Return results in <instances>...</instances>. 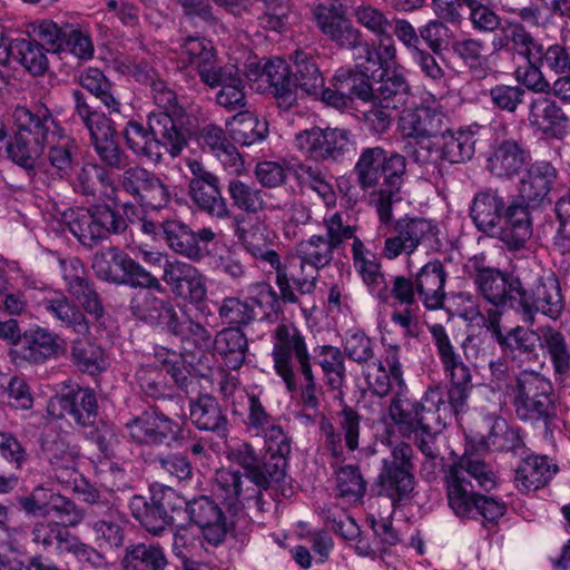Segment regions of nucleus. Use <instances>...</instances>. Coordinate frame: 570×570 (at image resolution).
I'll return each instance as SVG.
<instances>
[{
    "label": "nucleus",
    "mask_w": 570,
    "mask_h": 570,
    "mask_svg": "<svg viewBox=\"0 0 570 570\" xmlns=\"http://www.w3.org/2000/svg\"><path fill=\"white\" fill-rule=\"evenodd\" d=\"M20 508L30 515H49L55 512L59 518L73 517L68 521L76 524L80 521V515L76 505L68 498L41 485L36 487L28 495L17 499Z\"/></svg>",
    "instance_id": "32"
},
{
    "label": "nucleus",
    "mask_w": 570,
    "mask_h": 570,
    "mask_svg": "<svg viewBox=\"0 0 570 570\" xmlns=\"http://www.w3.org/2000/svg\"><path fill=\"white\" fill-rule=\"evenodd\" d=\"M42 452L50 465L52 476L63 485L76 481L78 449L68 434L47 436L42 442Z\"/></svg>",
    "instance_id": "30"
},
{
    "label": "nucleus",
    "mask_w": 570,
    "mask_h": 570,
    "mask_svg": "<svg viewBox=\"0 0 570 570\" xmlns=\"http://www.w3.org/2000/svg\"><path fill=\"white\" fill-rule=\"evenodd\" d=\"M60 348L57 334L43 327L24 332L20 355L29 363L41 364L58 354Z\"/></svg>",
    "instance_id": "50"
},
{
    "label": "nucleus",
    "mask_w": 570,
    "mask_h": 570,
    "mask_svg": "<svg viewBox=\"0 0 570 570\" xmlns=\"http://www.w3.org/2000/svg\"><path fill=\"white\" fill-rule=\"evenodd\" d=\"M375 484L379 495L390 499L396 505L412 498L415 478L412 472L399 470L393 463H383Z\"/></svg>",
    "instance_id": "44"
},
{
    "label": "nucleus",
    "mask_w": 570,
    "mask_h": 570,
    "mask_svg": "<svg viewBox=\"0 0 570 570\" xmlns=\"http://www.w3.org/2000/svg\"><path fill=\"white\" fill-rule=\"evenodd\" d=\"M556 179L557 169L550 163H534L520 181V199L531 205V207L540 206L548 199Z\"/></svg>",
    "instance_id": "39"
},
{
    "label": "nucleus",
    "mask_w": 570,
    "mask_h": 570,
    "mask_svg": "<svg viewBox=\"0 0 570 570\" xmlns=\"http://www.w3.org/2000/svg\"><path fill=\"white\" fill-rule=\"evenodd\" d=\"M31 535L43 550L63 554L73 534L62 523L45 520L33 524Z\"/></svg>",
    "instance_id": "59"
},
{
    "label": "nucleus",
    "mask_w": 570,
    "mask_h": 570,
    "mask_svg": "<svg viewBox=\"0 0 570 570\" xmlns=\"http://www.w3.org/2000/svg\"><path fill=\"white\" fill-rule=\"evenodd\" d=\"M227 194L232 205L248 215H256L265 210L273 213L276 212V208H281L279 205L268 202L267 196L273 198L272 194L267 195L252 180L232 178L227 184Z\"/></svg>",
    "instance_id": "42"
},
{
    "label": "nucleus",
    "mask_w": 570,
    "mask_h": 570,
    "mask_svg": "<svg viewBox=\"0 0 570 570\" xmlns=\"http://www.w3.org/2000/svg\"><path fill=\"white\" fill-rule=\"evenodd\" d=\"M168 563L166 551L159 543L130 544L121 559L124 570H165Z\"/></svg>",
    "instance_id": "51"
},
{
    "label": "nucleus",
    "mask_w": 570,
    "mask_h": 570,
    "mask_svg": "<svg viewBox=\"0 0 570 570\" xmlns=\"http://www.w3.org/2000/svg\"><path fill=\"white\" fill-rule=\"evenodd\" d=\"M434 155L431 161L417 164L421 168L433 169L438 167L439 161L449 164H462L470 160L475 151L474 134L469 129L452 130L449 124L445 130L434 141Z\"/></svg>",
    "instance_id": "27"
},
{
    "label": "nucleus",
    "mask_w": 570,
    "mask_h": 570,
    "mask_svg": "<svg viewBox=\"0 0 570 570\" xmlns=\"http://www.w3.org/2000/svg\"><path fill=\"white\" fill-rule=\"evenodd\" d=\"M160 230L167 246L191 262H200L205 257L200 243L208 244L216 238V233L212 228L203 227L195 232L179 219L164 220Z\"/></svg>",
    "instance_id": "22"
},
{
    "label": "nucleus",
    "mask_w": 570,
    "mask_h": 570,
    "mask_svg": "<svg viewBox=\"0 0 570 570\" xmlns=\"http://www.w3.org/2000/svg\"><path fill=\"white\" fill-rule=\"evenodd\" d=\"M448 505L460 519L495 522L507 512L503 501L480 493L497 485V475L484 460L463 455L444 470Z\"/></svg>",
    "instance_id": "1"
},
{
    "label": "nucleus",
    "mask_w": 570,
    "mask_h": 570,
    "mask_svg": "<svg viewBox=\"0 0 570 570\" xmlns=\"http://www.w3.org/2000/svg\"><path fill=\"white\" fill-rule=\"evenodd\" d=\"M406 170V155L391 153L382 147L365 148L354 166L360 187L364 190L375 187L402 185Z\"/></svg>",
    "instance_id": "10"
},
{
    "label": "nucleus",
    "mask_w": 570,
    "mask_h": 570,
    "mask_svg": "<svg viewBox=\"0 0 570 570\" xmlns=\"http://www.w3.org/2000/svg\"><path fill=\"white\" fill-rule=\"evenodd\" d=\"M295 147L314 160H337L348 149L350 132L340 128L312 127L295 135Z\"/></svg>",
    "instance_id": "18"
},
{
    "label": "nucleus",
    "mask_w": 570,
    "mask_h": 570,
    "mask_svg": "<svg viewBox=\"0 0 570 570\" xmlns=\"http://www.w3.org/2000/svg\"><path fill=\"white\" fill-rule=\"evenodd\" d=\"M446 278L448 273L439 259H432L419 269L415 289L425 308L436 311L443 307Z\"/></svg>",
    "instance_id": "35"
},
{
    "label": "nucleus",
    "mask_w": 570,
    "mask_h": 570,
    "mask_svg": "<svg viewBox=\"0 0 570 570\" xmlns=\"http://www.w3.org/2000/svg\"><path fill=\"white\" fill-rule=\"evenodd\" d=\"M62 279L67 292L78 301L83 309L100 318L104 314V305L94 284L87 277L83 264L77 257L60 261Z\"/></svg>",
    "instance_id": "26"
},
{
    "label": "nucleus",
    "mask_w": 570,
    "mask_h": 570,
    "mask_svg": "<svg viewBox=\"0 0 570 570\" xmlns=\"http://www.w3.org/2000/svg\"><path fill=\"white\" fill-rule=\"evenodd\" d=\"M135 383L147 397L155 400L171 395L164 370L156 364H141L135 372Z\"/></svg>",
    "instance_id": "64"
},
{
    "label": "nucleus",
    "mask_w": 570,
    "mask_h": 570,
    "mask_svg": "<svg viewBox=\"0 0 570 570\" xmlns=\"http://www.w3.org/2000/svg\"><path fill=\"white\" fill-rule=\"evenodd\" d=\"M538 344L560 376L570 375V346L562 332L552 326H541L537 330Z\"/></svg>",
    "instance_id": "49"
},
{
    "label": "nucleus",
    "mask_w": 570,
    "mask_h": 570,
    "mask_svg": "<svg viewBox=\"0 0 570 570\" xmlns=\"http://www.w3.org/2000/svg\"><path fill=\"white\" fill-rule=\"evenodd\" d=\"M127 522L126 515L115 503L112 505H97L92 512L87 513V524L100 548L122 547Z\"/></svg>",
    "instance_id": "31"
},
{
    "label": "nucleus",
    "mask_w": 570,
    "mask_h": 570,
    "mask_svg": "<svg viewBox=\"0 0 570 570\" xmlns=\"http://www.w3.org/2000/svg\"><path fill=\"white\" fill-rule=\"evenodd\" d=\"M248 480L238 471L222 470L216 474L215 494L219 497L229 509H237L243 499H253L262 491L253 487H244Z\"/></svg>",
    "instance_id": "48"
},
{
    "label": "nucleus",
    "mask_w": 570,
    "mask_h": 570,
    "mask_svg": "<svg viewBox=\"0 0 570 570\" xmlns=\"http://www.w3.org/2000/svg\"><path fill=\"white\" fill-rule=\"evenodd\" d=\"M248 400L246 428L265 440L267 451L291 453V441L283 428L266 411L256 394H246Z\"/></svg>",
    "instance_id": "28"
},
{
    "label": "nucleus",
    "mask_w": 570,
    "mask_h": 570,
    "mask_svg": "<svg viewBox=\"0 0 570 570\" xmlns=\"http://www.w3.org/2000/svg\"><path fill=\"white\" fill-rule=\"evenodd\" d=\"M213 347L229 370H238L244 364L248 351V341L239 327L220 330L214 338Z\"/></svg>",
    "instance_id": "47"
},
{
    "label": "nucleus",
    "mask_w": 570,
    "mask_h": 570,
    "mask_svg": "<svg viewBox=\"0 0 570 570\" xmlns=\"http://www.w3.org/2000/svg\"><path fill=\"white\" fill-rule=\"evenodd\" d=\"M92 269L98 278L108 283L165 293V287L156 276L117 247L96 253Z\"/></svg>",
    "instance_id": "9"
},
{
    "label": "nucleus",
    "mask_w": 570,
    "mask_h": 570,
    "mask_svg": "<svg viewBox=\"0 0 570 570\" xmlns=\"http://www.w3.org/2000/svg\"><path fill=\"white\" fill-rule=\"evenodd\" d=\"M528 203L521 199L505 205L503 222L500 223V232L497 234L510 249H520L532 235V220Z\"/></svg>",
    "instance_id": "34"
},
{
    "label": "nucleus",
    "mask_w": 570,
    "mask_h": 570,
    "mask_svg": "<svg viewBox=\"0 0 570 570\" xmlns=\"http://www.w3.org/2000/svg\"><path fill=\"white\" fill-rule=\"evenodd\" d=\"M190 170L194 175L188 191L191 200L209 216L219 220L229 219L233 212L222 196L218 178L197 161L190 165Z\"/></svg>",
    "instance_id": "21"
},
{
    "label": "nucleus",
    "mask_w": 570,
    "mask_h": 570,
    "mask_svg": "<svg viewBox=\"0 0 570 570\" xmlns=\"http://www.w3.org/2000/svg\"><path fill=\"white\" fill-rule=\"evenodd\" d=\"M13 124L16 131L6 144L8 158L28 174L35 168L46 149V140L51 131L52 112L46 107L29 109L23 106L14 108Z\"/></svg>",
    "instance_id": "5"
},
{
    "label": "nucleus",
    "mask_w": 570,
    "mask_h": 570,
    "mask_svg": "<svg viewBox=\"0 0 570 570\" xmlns=\"http://www.w3.org/2000/svg\"><path fill=\"white\" fill-rule=\"evenodd\" d=\"M118 187L147 208L160 209L170 200L169 187L164 180L139 165L124 169L118 176Z\"/></svg>",
    "instance_id": "16"
},
{
    "label": "nucleus",
    "mask_w": 570,
    "mask_h": 570,
    "mask_svg": "<svg viewBox=\"0 0 570 570\" xmlns=\"http://www.w3.org/2000/svg\"><path fill=\"white\" fill-rule=\"evenodd\" d=\"M75 112L89 131L95 151L101 163L112 169H120L127 165L128 156L115 140L116 130L112 121L102 112L94 109L83 92L72 91Z\"/></svg>",
    "instance_id": "8"
},
{
    "label": "nucleus",
    "mask_w": 570,
    "mask_h": 570,
    "mask_svg": "<svg viewBox=\"0 0 570 570\" xmlns=\"http://www.w3.org/2000/svg\"><path fill=\"white\" fill-rule=\"evenodd\" d=\"M130 441L140 445L157 446L177 440L181 429L178 422L171 420L158 410L146 411L132 417L125 424Z\"/></svg>",
    "instance_id": "20"
},
{
    "label": "nucleus",
    "mask_w": 570,
    "mask_h": 570,
    "mask_svg": "<svg viewBox=\"0 0 570 570\" xmlns=\"http://www.w3.org/2000/svg\"><path fill=\"white\" fill-rule=\"evenodd\" d=\"M444 405L439 389H430L421 401L409 399L400 390L392 399L389 414L403 436L413 434L416 449L425 458L423 471L434 473L436 461L441 460L438 436L445 426L441 410Z\"/></svg>",
    "instance_id": "2"
},
{
    "label": "nucleus",
    "mask_w": 570,
    "mask_h": 570,
    "mask_svg": "<svg viewBox=\"0 0 570 570\" xmlns=\"http://www.w3.org/2000/svg\"><path fill=\"white\" fill-rule=\"evenodd\" d=\"M163 281L175 296L189 303H202L207 297L206 276L189 263L167 262L164 267Z\"/></svg>",
    "instance_id": "25"
},
{
    "label": "nucleus",
    "mask_w": 570,
    "mask_h": 570,
    "mask_svg": "<svg viewBox=\"0 0 570 570\" xmlns=\"http://www.w3.org/2000/svg\"><path fill=\"white\" fill-rule=\"evenodd\" d=\"M293 89H301L308 96H321L324 77L316 58L306 51L296 50L291 56Z\"/></svg>",
    "instance_id": "46"
},
{
    "label": "nucleus",
    "mask_w": 570,
    "mask_h": 570,
    "mask_svg": "<svg viewBox=\"0 0 570 570\" xmlns=\"http://www.w3.org/2000/svg\"><path fill=\"white\" fill-rule=\"evenodd\" d=\"M470 276L478 293L493 307H515L522 275L485 265L483 257L470 259Z\"/></svg>",
    "instance_id": "11"
},
{
    "label": "nucleus",
    "mask_w": 570,
    "mask_h": 570,
    "mask_svg": "<svg viewBox=\"0 0 570 570\" xmlns=\"http://www.w3.org/2000/svg\"><path fill=\"white\" fill-rule=\"evenodd\" d=\"M247 76L250 79H265L269 82L279 108L288 110L296 104L297 95L293 89L292 65L288 66L284 59L275 57L267 60L261 71L256 67L255 71L250 69Z\"/></svg>",
    "instance_id": "33"
},
{
    "label": "nucleus",
    "mask_w": 570,
    "mask_h": 570,
    "mask_svg": "<svg viewBox=\"0 0 570 570\" xmlns=\"http://www.w3.org/2000/svg\"><path fill=\"white\" fill-rule=\"evenodd\" d=\"M340 432L324 415L321 416L320 431L325 451L334 459L341 460L344 454L342 436L348 451L354 452L360 444L361 416L353 407L344 405L336 414Z\"/></svg>",
    "instance_id": "19"
},
{
    "label": "nucleus",
    "mask_w": 570,
    "mask_h": 570,
    "mask_svg": "<svg viewBox=\"0 0 570 570\" xmlns=\"http://www.w3.org/2000/svg\"><path fill=\"white\" fill-rule=\"evenodd\" d=\"M389 31V40L383 45H379L375 53L371 50L367 43L364 45V52L367 53V62H373L374 66L383 67V65L393 60L396 56V47L393 39L395 36L405 47L410 50L411 55L420 48L421 38L415 28L406 19L397 18L394 14L393 22Z\"/></svg>",
    "instance_id": "38"
},
{
    "label": "nucleus",
    "mask_w": 570,
    "mask_h": 570,
    "mask_svg": "<svg viewBox=\"0 0 570 570\" xmlns=\"http://www.w3.org/2000/svg\"><path fill=\"white\" fill-rule=\"evenodd\" d=\"M185 512L212 546H219L230 529L222 508L208 495H200L184 502Z\"/></svg>",
    "instance_id": "24"
},
{
    "label": "nucleus",
    "mask_w": 570,
    "mask_h": 570,
    "mask_svg": "<svg viewBox=\"0 0 570 570\" xmlns=\"http://www.w3.org/2000/svg\"><path fill=\"white\" fill-rule=\"evenodd\" d=\"M66 218L70 233L87 247H94L109 234L122 233L127 227L122 216L109 206L78 208Z\"/></svg>",
    "instance_id": "14"
},
{
    "label": "nucleus",
    "mask_w": 570,
    "mask_h": 570,
    "mask_svg": "<svg viewBox=\"0 0 570 570\" xmlns=\"http://www.w3.org/2000/svg\"><path fill=\"white\" fill-rule=\"evenodd\" d=\"M189 417L191 423L200 431L212 432L218 438H226L228 420L217 400L204 394L189 402Z\"/></svg>",
    "instance_id": "43"
},
{
    "label": "nucleus",
    "mask_w": 570,
    "mask_h": 570,
    "mask_svg": "<svg viewBox=\"0 0 570 570\" xmlns=\"http://www.w3.org/2000/svg\"><path fill=\"white\" fill-rule=\"evenodd\" d=\"M315 19L321 31L338 47L354 49L362 45V33L345 16L342 4L320 6Z\"/></svg>",
    "instance_id": "29"
},
{
    "label": "nucleus",
    "mask_w": 570,
    "mask_h": 570,
    "mask_svg": "<svg viewBox=\"0 0 570 570\" xmlns=\"http://www.w3.org/2000/svg\"><path fill=\"white\" fill-rule=\"evenodd\" d=\"M453 55L462 61L475 79H484L490 67L484 55L485 42L476 38H461L451 45Z\"/></svg>",
    "instance_id": "54"
},
{
    "label": "nucleus",
    "mask_w": 570,
    "mask_h": 570,
    "mask_svg": "<svg viewBox=\"0 0 570 570\" xmlns=\"http://www.w3.org/2000/svg\"><path fill=\"white\" fill-rule=\"evenodd\" d=\"M522 291L518 293L515 309L522 321L529 325L535 322V314L541 313L551 320H557L563 308L564 301L559 281L553 275L538 277L533 284L522 276Z\"/></svg>",
    "instance_id": "12"
},
{
    "label": "nucleus",
    "mask_w": 570,
    "mask_h": 570,
    "mask_svg": "<svg viewBox=\"0 0 570 570\" xmlns=\"http://www.w3.org/2000/svg\"><path fill=\"white\" fill-rule=\"evenodd\" d=\"M558 470V465L549 456L530 454L515 469V487L523 493L535 491L546 487Z\"/></svg>",
    "instance_id": "40"
},
{
    "label": "nucleus",
    "mask_w": 570,
    "mask_h": 570,
    "mask_svg": "<svg viewBox=\"0 0 570 570\" xmlns=\"http://www.w3.org/2000/svg\"><path fill=\"white\" fill-rule=\"evenodd\" d=\"M294 175L302 187H308L315 191L326 206L335 204L336 195L326 169L318 165L298 164Z\"/></svg>",
    "instance_id": "60"
},
{
    "label": "nucleus",
    "mask_w": 570,
    "mask_h": 570,
    "mask_svg": "<svg viewBox=\"0 0 570 570\" xmlns=\"http://www.w3.org/2000/svg\"><path fill=\"white\" fill-rule=\"evenodd\" d=\"M46 312L59 322L60 326L85 335L89 323L85 314L62 292L48 291L42 299Z\"/></svg>",
    "instance_id": "45"
},
{
    "label": "nucleus",
    "mask_w": 570,
    "mask_h": 570,
    "mask_svg": "<svg viewBox=\"0 0 570 570\" xmlns=\"http://www.w3.org/2000/svg\"><path fill=\"white\" fill-rule=\"evenodd\" d=\"M269 455L261 460L249 443H242L232 450L234 461L239 464L243 474L258 491L268 490L284 482L287 456L289 453L268 451Z\"/></svg>",
    "instance_id": "15"
},
{
    "label": "nucleus",
    "mask_w": 570,
    "mask_h": 570,
    "mask_svg": "<svg viewBox=\"0 0 570 570\" xmlns=\"http://www.w3.org/2000/svg\"><path fill=\"white\" fill-rule=\"evenodd\" d=\"M528 120L531 127L544 135L562 138L569 118L556 100L549 97H539L529 105Z\"/></svg>",
    "instance_id": "41"
},
{
    "label": "nucleus",
    "mask_w": 570,
    "mask_h": 570,
    "mask_svg": "<svg viewBox=\"0 0 570 570\" xmlns=\"http://www.w3.org/2000/svg\"><path fill=\"white\" fill-rule=\"evenodd\" d=\"M47 413L52 419L68 415L79 426H92L98 415V403L92 390L77 387L52 396L48 401Z\"/></svg>",
    "instance_id": "23"
},
{
    "label": "nucleus",
    "mask_w": 570,
    "mask_h": 570,
    "mask_svg": "<svg viewBox=\"0 0 570 570\" xmlns=\"http://www.w3.org/2000/svg\"><path fill=\"white\" fill-rule=\"evenodd\" d=\"M122 134L126 146L135 156L153 163L161 159L164 148L175 158L187 144L184 132L167 112H150L147 127L129 120Z\"/></svg>",
    "instance_id": "4"
},
{
    "label": "nucleus",
    "mask_w": 570,
    "mask_h": 570,
    "mask_svg": "<svg viewBox=\"0 0 570 570\" xmlns=\"http://www.w3.org/2000/svg\"><path fill=\"white\" fill-rule=\"evenodd\" d=\"M174 303L168 298H159L149 291L138 292L130 301L132 314L140 321L160 327L165 322Z\"/></svg>",
    "instance_id": "56"
},
{
    "label": "nucleus",
    "mask_w": 570,
    "mask_h": 570,
    "mask_svg": "<svg viewBox=\"0 0 570 570\" xmlns=\"http://www.w3.org/2000/svg\"><path fill=\"white\" fill-rule=\"evenodd\" d=\"M49 131L51 132L46 140V148L48 149L47 158L52 174L59 178H67L73 168V158L77 151L76 141L53 116Z\"/></svg>",
    "instance_id": "36"
},
{
    "label": "nucleus",
    "mask_w": 570,
    "mask_h": 570,
    "mask_svg": "<svg viewBox=\"0 0 570 570\" xmlns=\"http://www.w3.org/2000/svg\"><path fill=\"white\" fill-rule=\"evenodd\" d=\"M79 83L98 98L109 112L120 111L121 104L114 92L112 83L100 69L86 68L79 76Z\"/></svg>",
    "instance_id": "62"
},
{
    "label": "nucleus",
    "mask_w": 570,
    "mask_h": 570,
    "mask_svg": "<svg viewBox=\"0 0 570 570\" xmlns=\"http://www.w3.org/2000/svg\"><path fill=\"white\" fill-rule=\"evenodd\" d=\"M316 365L320 366L324 384L333 391H338L346 382L344 353L333 345H321L314 350Z\"/></svg>",
    "instance_id": "53"
},
{
    "label": "nucleus",
    "mask_w": 570,
    "mask_h": 570,
    "mask_svg": "<svg viewBox=\"0 0 570 570\" xmlns=\"http://www.w3.org/2000/svg\"><path fill=\"white\" fill-rule=\"evenodd\" d=\"M244 248L255 258L268 264L275 271V284L284 304H298L301 295L312 294L317 284L316 275L301 274L296 255H281L261 244H255L246 235L238 236Z\"/></svg>",
    "instance_id": "7"
},
{
    "label": "nucleus",
    "mask_w": 570,
    "mask_h": 570,
    "mask_svg": "<svg viewBox=\"0 0 570 570\" xmlns=\"http://www.w3.org/2000/svg\"><path fill=\"white\" fill-rule=\"evenodd\" d=\"M409 94L410 86L402 75L385 72L375 88L374 101L385 105L386 109L396 110L405 105Z\"/></svg>",
    "instance_id": "61"
},
{
    "label": "nucleus",
    "mask_w": 570,
    "mask_h": 570,
    "mask_svg": "<svg viewBox=\"0 0 570 570\" xmlns=\"http://www.w3.org/2000/svg\"><path fill=\"white\" fill-rule=\"evenodd\" d=\"M275 373L291 393L298 390L299 375L313 370L312 355L303 332L292 323L278 324L272 333Z\"/></svg>",
    "instance_id": "6"
},
{
    "label": "nucleus",
    "mask_w": 570,
    "mask_h": 570,
    "mask_svg": "<svg viewBox=\"0 0 570 570\" xmlns=\"http://www.w3.org/2000/svg\"><path fill=\"white\" fill-rule=\"evenodd\" d=\"M175 491L167 489L153 493L148 501L142 495H134L129 502L131 515L141 527L153 535H160L164 530L174 523L173 513L177 510L174 503Z\"/></svg>",
    "instance_id": "17"
},
{
    "label": "nucleus",
    "mask_w": 570,
    "mask_h": 570,
    "mask_svg": "<svg viewBox=\"0 0 570 570\" xmlns=\"http://www.w3.org/2000/svg\"><path fill=\"white\" fill-rule=\"evenodd\" d=\"M525 159L527 154L518 142L505 140L489 159V168L498 177H511L519 173Z\"/></svg>",
    "instance_id": "57"
},
{
    "label": "nucleus",
    "mask_w": 570,
    "mask_h": 570,
    "mask_svg": "<svg viewBox=\"0 0 570 570\" xmlns=\"http://www.w3.org/2000/svg\"><path fill=\"white\" fill-rule=\"evenodd\" d=\"M226 125L232 138L242 146L262 142L268 135V122L252 112L239 111Z\"/></svg>",
    "instance_id": "55"
},
{
    "label": "nucleus",
    "mask_w": 570,
    "mask_h": 570,
    "mask_svg": "<svg viewBox=\"0 0 570 570\" xmlns=\"http://www.w3.org/2000/svg\"><path fill=\"white\" fill-rule=\"evenodd\" d=\"M448 124L449 118L434 97L402 110L397 129L404 139L403 151L406 157L416 165L431 161L434 141Z\"/></svg>",
    "instance_id": "3"
},
{
    "label": "nucleus",
    "mask_w": 570,
    "mask_h": 570,
    "mask_svg": "<svg viewBox=\"0 0 570 570\" xmlns=\"http://www.w3.org/2000/svg\"><path fill=\"white\" fill-rule=\"evenodd\" d=\"M505 209L504 197L497 189H485L475 194L470 215L476 228L490 236L500 232Z\"/></svg>",
    "instance_id": "37"
},
{
    "label": "nucleus",
    "mask_w": 570,
    "mask_h": 570,
    "mask_svg": "<svg viewBox=\"0 0 570 570\" xmlns=\"http://www.w3.org/2000/svg\"><path fill=\"white\" fill-rule=\"evenodd\" d=\"M440 245L439 227L432 219L404 216L393 226V234L385 238L382 254L392 261L412 255L420 246L434 248Z\"/></svg>",
    "instance_id": "13"
},
{
    "label": "nucleus",
    "mask_w": 570,
    "mask_h": 570,
    "mask_svg": "<svg viewBox=\"0 0 570 570\" xmlns=\"http://www.w3.org/2000/svg\"><path fill=\"white\" fill-rule=\"evenodd\" d=\"M13 59L33 76H42L48 70L45 47L31 38L13 39Z\"/></svg>",
    "instance_id": "63"
},
{
    "label": "nucleus",
    "mask_w": 570,
    "mask_h": 570,
    "mask_svg": "<svg viewBox=\"0 0 570 570\" xmlns=\"http://www.w3.org/2000/svg\"><path fill=\"white\" fill-rule=\"evenodd\" d=\"M334 250L323 235H312L302 239L295 247L301 274H306L305 267L308 266L315 271L314 275L318 277V271L330 266L333 262Z\"/></svg>",
    "instance_id": "52"
},
{
    "label": "nucleus",
    "mask_w": 570,
    "mask_h": 570,
    "mask_svg": "<svg viewBox=\"0 0 570 570\" xmlns=\"http://www.w3.org/2000/svg\"><path fill=\"white\" fill-rule=\"evenodd\" d=\"M353 16L356 22L372 33L379 45L389 40V31L392 28L394 13L377 8L371 3H362L353 9Z\"/></svg>",
    "instance_id": "58"
}]
</instances>
